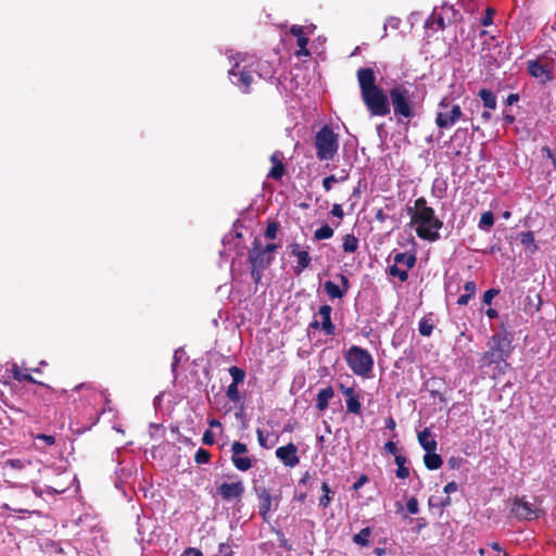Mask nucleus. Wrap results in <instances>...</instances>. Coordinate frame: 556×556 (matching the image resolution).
Masks as SVG:
<instances>
[{
  "label": "nucleus",
  "mask_w": 556,
  "mask_h": 556,
  "mask_svg": "<svg viewBox=\"0 0 556 556\" xmlns=\"http://www.w3.org/2000/svg\"><path fill=\"white\" fill-rule=\"evenodd\" d=\"M476 282L475 281H467L464 286L465 293L470 294V296H473L476 294Z\"/></svg>",
  "instance_id": "53"
},
{
  "label": "nucleus",
  "mask_w": 556,
  "mask_h": 556,
  "mask_svg": "<svg viewBox=\"0 0 556 556\" xmlns=\"http://www.w3.org/2000/svg\"><path fill=\"white\" fill-rule=\"evenodd\" d=\"M290 248V252L293 256H295V253H301L302 251L300 250V244L296 243V242H293L289 245Z\"/></svg>",
  "instance_id": "62"
},
{
  "label": "nucleus",
  "mask_w": 556,
  "mask_h": 556,
  "mask_svg": "<svg viewBox=\"0 0 556 556\" xmlns=\"http://www.w3.org/2000/svg\"><path fill=\"white\" fill-rule=\"evenodd\" d=\"M314 144L319 161L332 160L339 149L338 135L330 126L325 125L315 135Z\"/></svg>",
  "instance_id": "4"
},
{
  "label": "nucleus",
  "mask_w": 556,
  "mask_h": 556,
  "mask_svg": "<svg viewBox=\"0 0 556 556\" xmlns=\"http://www.w3.org/2000/svg\"><path fill=\"white\" fill-rule=\"evenodd\" d=\"M232 84L241 89L242 92L249 93L250 86L253 81L252 72L245 66L241 67L238 63L228 72Z\"/></svg>",
  "instance_id": "13"
},
{
  "label": "nucleus",
  "mask_w": 556,
  "mask_h": 556,
  "mask_svg": "<svg viewBox=\"0 0 556 556\" xmlns=\"http://www.w3.org/2000/svg\"><path fill=\"white\" fill-rule=\"evenodd\" d=\"M330 214L334 217H338L340 219L343 218L344 216V212H343V208H342V205L341 204H338V203H334L332 205V208L330 211Z\"/></svg>",
  "instance_id": "49"
},
{
  "label": "nucleus",
  "mask_w": 556,
  "mask_h": 556,
  "mask_svg": "<svg viewBox=\"0 0 556 556\" xmlns=\"http://www.w3.org/2000/svg\"><path fill=\"white\" fill-rule=\"evenodd\" d=\"M494 225V215L491 211L484 212L479 220V228L489 230Z\"/></svg>",
  "instance_id": "38"
},
{
  "label": "nucleus",
  "mask_w": 556,
  "mask_h": 556,
  "mask_svg": "<svg viewBox=\"0 0 556 556\" xmlns=\"http://www.w3.org/2000/svg\"><path fill=\"white\" fill-rule=\"evenodd\" d=\"M460 462H462L460 458L451 457L448 459V465L451 466V468H455V467H457L460 464Z\"/></svg>",
  "instance_id": "64"
},
{
  "label": "nucleus",
  "mask_w": 556,
  "mask_h": 556,
  "mask_svg": "<svg viewBox=\"0 0 556 556\" xmlns=\"http://www.w3.org/2000/svg\"><path fill=\"white\" fill-rule=\"evenodd\" d=\"M332 307L328 304H324L319 307L318 314L321 316V321L314 319L309 324V328L321 329L327 336L336 334V326L331 320Z\"/></svg>",
  "instance_id": "15"
},
{
  "label": "nucleus",
  "mask_w": 556,
  "mask_h": 556,
  "mask_svg": "<svg viewBox=\"0 0 556 556\" xmlns=\"http://www.w3.org/2000/svg\"><path fill=\"white\" fill-rule=\"evenodd\" d=\"M394 462L396 464V466L399 467L400 465L403 466L405 465L406 463V458L405 456L401 455V454H396L394 455Z\"/></svg>",
  "instance_id": "61"
},
{
  "label": "nucleus",
  "mask_w": 556,
  "mask_h": 556,
  "mask_svg": "<svg viewBox=\"0 0 556 556\" xmlns=\"http://www.w3.org/2000/svg\"><path fill=\"white\" fill-rule=\"evenodd\" d=\"M274 260V255L264 251L261 240L254 238L248 253V261L251 266V277L256 285L261 281L264 270L270 266Z\"/></svg>",
  "instance_id": "5"
},
{
  "label": "nucleus",
  "mask_w": 556,
  "mask_h": 556,
  "mask_svg": "<svg viewBox=\"0 0 556 556\" xmlns=\"http://www.w3.org/2000/svg\"><path fill=\"white\" fill-rule=\"evenodd\" d=\"M457 483L455 481H452V482H448L445 486H444V492L450 494L452 492H455L457 491Z\"/></svg>",
  "instance_id": "58"
},
{
  "label": "nucleus",
  "mask_w": 556,
  "mask_h": 556,
  "mask_svg": "<svg viewBox=\"0 0 556 556\" xmlns=\"http://www.w3.org/2000/svg\"><path fill=\"white\" fill-rule=\"evenodd\" d=\"M231 378H232V382L231 383H235V384H240L244 381L245 379V371L242 369V368H239L237 366H231L229 369H228Z\"/></svg>",
  "instance_id": "41"
},
{
  "label": "nucleus",
  "mask_w": 556,
  "mask_h": 556,
  "mask_svg": "<svg viewBox=\"0 0 556 556\" xmlns=\"http://www.w3.org/2000/svg\"><path fill=\"white\" fill-rule=\"evenodd\" d=\"M350 369L357 376L368 377L374 367L371 354L357 345H352L344 354Z\"/></svg>",
  "instance_id": "6"
},
{
  "label": "nucleus",
  "mask_w": 556,
  "mask_h": 556,
  "mask_svg": "<svg viewBox=\"0 0 556 556\" xmlns=\"http://www.w3.org/2000/svg\"><path fill=\"white\" fill-rule=\"evenodd\" d=\"M257 497L260 501L258 514L262 517L263 521L269 522V519H270L269 513H270V510L278 509L280 497L279 496L273 497L270 495L269 491L266 489L260 490L257 493Z\"/></svg>",
  "instance_id": "11"
},
{
  "label": "nucleus",
  "mask_w": 556,
  "mask_h": 556,
  "mask_svg": "<svg viewBox=\"0 0 556 556\" xmlns=\"http://www.w3.org/2000/svg\"><path fill=\"white\" fill-rule=\"evenodd\" d=\"M202 442H203L205 445H213V444H214V442H215L214 433H213L211 430H206V431L203 433Z\"/></svg>",
  "instance_id": "50"
},
{
  "label": "nucleus",
  "mask_w": 556,
  "mask_h": 556,
  "mask_svg": "<svg viewBox=\"0 0 556 556\" xmlns=\"http://www.w3.org/2000/svg\"><path fill=\"white\" fill-rule=\"evenodd\" d=\"M361 97L372 116H387L390 113L389 97L376 84L375 71L371 67H361L356 73Z\"/></svg>",
  "instance_id": "1"
},
{
  "label": "nucleus",
  "mask_w": 556,
  "mask_h": 556,
  "mask_svg": "<svg viewBox=\"0 0 556 556\" xmlns=\"http://www.w3.org/2000/svg\"><path fill=\"white\" fill-rule=\"evenodd\" d=\"M408 269L409 268H401L397 264H393L389 267V275L392 277H397L402 282L408 279Z\"/></svg>",
  "instance_id": "37"
},
{
  "label": "nucleus",
  "mask_w": 556,
  "mask_h": 556,
  "mask_svg": "<svg viewBox=\"0 0 556 556\" xmlns=\"http://www.w3.org/2000/svg\"><path fill=\"white\" fill-rule=\"evenodd\" d=\"M276 456L285 466L291 468L295 467L300 462L298 446L292 442L278 447L276 450Z\"/></svg>",
  "instance_id": "17"
},
{
  "label": "nucleus",
  "mask_w": 556,
  "mask_h": 556,
  "mask_svg": "<svg viewBox=\"0 0 556 556\" xmlns=\"http://www.w3.org/2000/svg\"><path fill=\"white\" fill-rule=\"evenodd\" d=\"M247 452H248L247 444L239 442V441H235L231 444V453H232L231 462H232L233 466L236 467V469H238L240 471H247L253 466L252 458H250L248 456H243V454H245Z\"/></svg>",
  "instance_id": "14"
},
{
  "label": "nucleus",
  "mask_w": 556,
  "mask_h": 556,
  "mask_svg": "<svg viewBox=\"0 0 556 556\" xmlns=\"http://www.w3.org/2000/svg\"><path fill=\"white\" fill-rule=\"evenodd\" d=\"M481 362L483 366H490L492 364L501 365L502 369L508 368L509 364L507 363V357L495 351L490 346V349L484 352V354L481 357Z\"/></svg>",
  "instance_id": "21"
},
{
  "label": "nucleus",
  "mask_w": 556,
  "mask_h": 556,
  "mask_svg": "<svg viewBox=\"0 0 556 556\" xmlns=\"http://www.w3.org/2000/svg\"><path fill=\"white\" fill-rule=\"evenodd\" d=\"M389 97L397 122L406 121L408 123L416 115L414 92L405 84H395L389 90Z\"/></svg>",
  "instance_id": "3"
},
{
  "label": "nucleus",
  "mask_w": 556,
  "mask_h": 556,
  "mask_svg": "<svg viewBox=\"0 0 556 556\" xmlns=\"http://www.w3.org/2000/svg\"><path fill=\"white\" fill-rule=\"evenodd\" d=\"M341 173H342V177H337L336 175H330L323 179V187L326 191H330L333 184L343 182L349 178V172L346 169H341Z\"/></svg>",
  "instance_id": "31"
},
{
  "label": "nucleus",
  "mask_w": 556,
  "mask_h": 556,
  "mask_svg": "<svg viewBox=\"0 0 556 556\" xmlns=\"http://www.w3.org/2000/svg\"><path fill=\"white\" fill-rule=\"evenodd\" d=\"M434 325L430 316H424L419 320L418 331L422 337H429L433 331Z\"/></svg>",
  "instance_id": "35"
},
{
  "label": "nucleus",
  "mask_w": 556,
  "mask_h": 556,
  "mask_svg": "<svg viewBox=\"0 0 556 556\" xmlns=\"http://www.w3.org/2000/svg\"><path fill=\"white\" fill-rule=\"evenodd\" d=\"M290 34L296 37L299 50L295 52L296 56H308L311 53L307 49L308 37L305 35L304 29L300 25H292L290 28Z\"/></svg>",
  "instance_id": "19"
},
{
  "label": "nucleus",
  "mask_w": 556,
  "mask_h": 556,
  "mask_svg": "<svg viewBox=\"0 0 556 556\" xmlns=\"http://www.w3.org/2000/svg\"><path fill=\"white\" fill-rule=\"evenodd\" d=\"M396 477L400 478V479H406L408 476H409V469L407 467H405V465L403 466H399L396 471Z\"/></svg>",
  "instance_id": "52"
},
{
  "label": "nucleus",
  "mask_w": 556,
  "mask_h": 556,
  "mask_svg": "<svg viewBox=\"0 0 556 556\" xmlns=\"http://www.w3.org/2000/svg\"><path fill=\"white\" fill-rule=\"evenodd\" d=\"M424 464L427 469L437 470L442 466L443 460H442V457L435 453V451L434 452H426V454L424 456Z\"/></svg>",
  "instance_id": "26"
},
{
  "label": "nucleus",
  "mask_w": 556,
  "mask_h": 556,
  "mask_svg": "<svg viewBox=\"0 0 556 556\" xmlns=\"http://www.w3.org/2000/svg\"><path fill=\"white\" fill-rule=\"evenodd\" d=\"M485 315L490 318V319H493V318H496L498 316V313L496 309L494 308H488L486 312H485Z\"/></svg>",
  "instance_id": "63"
},
{
  "label": "nucleus",
  "mask_w": 556,
  "mask_h": 556,
  "mask_svg": "<svg viewBox=\"0 0 556 556\" xmlns=\"http://www.w3.org/2000/svg\"><path fill=\"white\" fill-rule=\"evenodd\" d=\"M333 229L328 224H325L315 230L314 239L318 241L330 239L333 236Z\"/></svg>",
  "instance_id": "36"
},
{
  "label": "nucleus",
  "mask_w": 556,
  "mask_h": 556,
  "mask_svg": "<svg viewBox=\"0 0 556 556\" xmlns=\"http://www.w3.org/2000/svg\"><path fill=\"white\" fill-rule=\"evenodd\" d=\"M35 440L42 441L46 445H53L55 443V435L38 433L34 435Z\"/></svg>",
  "instance_id": "46"
},
{
  "label": "nucleus",
  "mask_w": 556,
  "mask_h": 556,
  "mask_svg": "<svg viewBox=\"0 0 556 556\" xmlns=\"http://www.w3.org/2000/svg\"><path fill=\"white\" fill-rule=\"evenodd\" d=\"M500 293V290L498 289H489L486 290L484 293H483V303L486 304V305H490L494 299V296H496L497 294Z\"/></svg>",
  "instance_id": "48"
},
{
  "label": "nucleus",
  "mask_w": 556,
  "mask_h": 556,
  "mask_svg": "<svg viewBox=\"0 0 556 556\" xmlns=\"http://www.w3.org/2000/svg\"><path fill=\"white\" fill-rule=\"evenodd\" d=\"M478 96L486 109L494 110L496 108V97L491 90L483 88L479 91Z\"/></svg>",
  "instance_id": "30"
},
{
  "label": "nucleus",
  "mask_w": 556,
  "mask_h": 556,
  "mask_svg": "<svg viewBox=\"0 0 556 556\" xmlns=\"http://www.w3.org/2000/svg\"><path fill=\"white\" fill-rule=\"evenodd\" d=\"M324 289L331 299H342L344 296V290H341V288L331 280L325 282Z\"/></svg>",
  "instance_id": "34"
},
{
  "label": "nucleus",
  "mask_w": 556,
  "mask_h": 556,
  "mask_svg": "<svg viewBox=\"0 0 556 556\" xmlns=\"http://www.w3.org/2000/svg\"><path fill=\"white\" fill-rule=\"evenodd\" d=\"M448 13L452 14L453 21H455L458 13L452 5H443L441 8V12H432V14L427 18L425 27L434 29L435 31L443 30L446 27L444 15H447Z\"/></svg>",
  "instance_id": "16"
},
{
  "label": "nucleus",
  "mask_w": 556,
  "mask_h": 556,
  "mask_svg": "<svg viewBox=\"0 0 556 556\" xmlns=\"http://www.w3.org/2000/svg\"><path fill=\"white\" fill-rule=\"evenodd\" d=\"M256 435L258 444L264 448H270L274 446L275 442H271L270 444L267 443V435L264 434V432L257 428L256 429Z\"/></svg>",
  "instance_id": "45"
},
{
  "label": "nucleus",
  "mask_w": 556,
  "mask_h": 556,
  "mask_svg": "<svg viewBox=\"0 0 556 556\" xmlns=\"http://www.w3.org/2000/svg\"><path fill=\"white\" fill-rule=\"evenodd\" d=\"M180 556H203V554L198 548L188 547Z\"/></svg>",
  "instance_id": "54"
},
{
  "label": "nucleus",
  "mask_w": 556,
  "mask_h": 556,
  "mask_svg": "<svg viewBox=\"0 0 556 556\" xmlns=\"http://www.w3.org/2000/svg\"><path fill=\"white\" fill-rule=\"evenodd\" d=\"M75 392H83V396L87 399H93L97 395L105 396L104 392H98L97 389L88 382H83L73 388Z\"/></svg>",
  "instance_id": "25"
},
{
  "label": "nucleus",
  "mask_w": 556,
  "mask_h": 556,
  "mask_svg": "<svg viewBox=\"0 0 556 556\" xmlns=\"http://www.w3.org/2000/svg\"><path fill=\"white\" fill-rule=\"evenodd\" d=\"M406 509L408 510L409 514L412 515H416L418 514L419 511V504H418V501L416 497H410L407 502H406Z\"/></svg>",
  "instance_id": "47"
},
{
  "label": "nucleus",
  "mask_w": 556,
  "mask_h": 556,
  "mask_svg": "<svg viewBox=\"0 0 556 556\" xmlns=\"http://www.w3.org/2000/svg\"><path fill=\"white\" fill-rule=\"evenodd\" d=\"M334 395L332 387L323 388L317 393L316 408L320 412L325 410L329 405V400Z\"/></svg>",
  "instance_id": "23"
},
{
  "label": "nucleus",
  "mask_w": 556,
  "mask_h": 556,
  "mask_svg": "<svg viewBox=\"0 0 556 556\" xmlns=\"http://www.w3.org/2000/svg\"><path fill=\"white\" fill-rule=\"evenodd\" d=\"M472 296H470V294H467V293H464L462 294L458 300H457V304L458 305H467L469 300L471 299Z\"/></svg>",
  "instance_id": "60"
},
{
  "label": "nucleus",
  "mask_w": 556,
  "mask_h": 556,
  "mask_svg": "<svg viewBox=\"0 0 556 556\" xmlns=\"http://www.w3.org/2000/svg\"><path fill=\"white\" fill-rule=\"evenodd\" d=\"M358 238H356L353 233H348L343 237L342 249L344 253H354L358 249Z\"/></svg>",
  "instance_id": "29"
},
{
  "label": "nucleus",
  "mask_w": 556,
  "mask_h": 556,
  "mask_svg": "<svg viewBox=\"0 0 556 556\" xmlns=\"http://www.w3.org/2000/svg\"><path fill=\"white\" fill-rule=\"evenodd\" d=\"M513 333L502 328L491 337V348L508 358L513 352Z\"/></svg>",
  "instance_id": "12"
},
{
  "label": "nucleus",
  "mask_w": 556,
  "mask_h": 556,
  "mask_svg": "<svg viewBox=\"0 0 556 556\" xmlns=\"http://www.w3.org/2000/svg\"><path fill=\"white\" fill-rule=\"evenodd\" d=\"M554 66L548 61L530 60L528 62V73L540 80L541 84H546L553 79Z\"/></svg>",
  "instance_id": "10"
},
{
  "label": "nucleus",
  "mask_w": 556,
  "mask_h": 556,
  "mask_svg": "<svg viewBox=\"0 0 556 556\" xmlns=\"http://www.w3.org/2000/svg\"><path fill=\"white\" fill-rule=\"evenodd\" d=\"M418 442L426 452H434L438 446L429 428H425L418 432Z\"/></svg>",
  "instance_id": "22"
},
{
  "label": "nucleus",
  "mask_w": 556,
  "mask_h": 556,
  "mask_svg": "<svg viewBox=\"0 0 556 556\" xmlns=\"http://www.w3.org/2000/svg\"><path fill=\"white\" fill-rule=\"evenodd\" d=\"M439 106L441 111L437 113L435 124L441 129L452 127L464 117L460 106L451 103L446 98L440 101Z\"/></svg>",
  "instance_id": "7"
},
{
  "label": "nucleus",
  "mask_w": 556,
  "mask_h": 556,
  "mask_svg": "<svg viewBox=\"0 0 556 556\" xmlns=\"http://www.w3.org/2000/svg\"><path fill=\"white\" fill-rule=\"evenodd\" d=\"M371 532L370 527L363 528L358 533L354 534L353 542L359 546H368Z\"/></svg>",
  "instance_id": "33"
},
{
  "label": "nucleus",
  "mask_w": 556,
  "mask_h": 556,
  "mask_svg": "<svg viewBox=\"0 0 556 556\" xmlns=\"http://www.w3.org/2000/svg\"><path fill=\"white\" fill-rule=\"evenodd\" d=\"M519 101V94L518 93H510L507 98H506V104L507 105H513L514 103L518 102Z\"/></svg>",
  "instance_id": "59"
},
{
  "label": "nucleus",
  "mask_w": 556,
  "mask_h": 556,
  "mask_svg": "<svg viewBox=\"0 0 556 556\" xmlns=\"http://www.w3.org/2000/svg\"><path fill=\"white\" fill-rule=\"evenodd\" d=\"M496 11L494 8H488L485 10V14L484 16L481 18V24L483 26H490L493 24V18H494V15H495Z\"/></svg>",
  "instance_id": "44"
},
{
  "label": "nucleus",
  "mask_w": 556,
  "mask_h": 556,
  "mask_svg": "<svg viewBox=\"0 0 556 556\" xmlns=\"http://www.w3.org/2000/svg\"><path fill=\"white\" fill-rule=\"evenodd\" d=\"M510 514L518 520H533L540 515L538 509L532 503L525 500V497L516 496L513 500Z\"/></svg>",
  "instance_id": "8"
},
{
  "label": "nucleus",
  "mask_w": 556,
  "mask_h": 556,
  "mask_svg": "<svg viewBox=\"0 0 556 556\" xmlns=\"http://www.w3.org/2000/svg\"><path fill=\"white\" fill-rule=\"evenodd\" d=\"M244 491V484L240 479L223 482L216 488V494L225 502H241Z\"/></svg>",
  "instance_id": "9"
},
{
  "label": "nucleus",
  "mask_w": 556,
  "mask_h": 556,
  "mask_svg": "<svg viewBox=\"0 0 556 556\" xmlns=\"http://www.w3.org/2000/svg\"><path fill=\"white\" fill-rule=\"evenodd\" d=\"M368 481V477L366 475H362L357 481L353 484V490L357 491Z\"/></svg>",
  "instance_id": "55"
},
{
  "label": "nucleus",
  "mask_w": 556,
  "mask_h": 556,
  "mask_svg": "<svg viewBox=\"0 0 556 556\" xmlns=\"http://www.w3.org/2000/svg\"><path fill=\"white\" fill-rule=\"evenodd\" d=\"M321 491L324 494L319 498V506L323 508H327L330 505L331 500H332L330 496V493H332V491L327 482H323Z\"/></svg>",
  "instance_id": "40"
},
{
  "label": "nucleus",
  "mask_w": 556,
  "mask_h": 556,
  "mask_svg": "<svg viewBox=\"0 0 556 556\" xmlns=\"http://www.w3.org/2000/svg\"><path fill=\"white\" fill-rule=\"evenodd\" d=\"M406 212L420 239L430 242L439 240V230L443 227V222L435 216L434 210L428 206L424 197L416 199L414 206H407Z\"/></svg>",
  "instance_id": "2"
},
{
  "label": "nucleus",
  "mask_w": 556,
  "mask_h": 556,
  "mask_svg": "<svg viewBox=\"0 0 556 556\" xmlns=\"http://www.w3.org/2000/svg\"><path fill=\"white\" fill-rule=\"evenodd\" d=\"M211 460V453L202 447H200L194 455V462L198 465L207 464Z\"/></svg>",
  "instance_id": "43"
},
{
  "label": "nucleus",
  "mask_w": 556,
  "mask_h": 556,
  "mask_svg": "<svg viewBox=\"0 0 556 556\" xmlns=\"http://www.w3.org/2000/svg\"><path fill=\"white\" fill-rule=\"evenodd\" d=\"M339 278H340V281L342 285V287H340V288H341V290H344V294H345L350 289V280L345 275H342V274L339 275Z\"/></svg>",
  "instance_id": "56"
},
{
  "label": "nucleus",
  "mask_w": 556,
  "mask_h": 556,
  "mask_svg": "<svg viewBox=\"0 0 556 556\" xmlns=\"http://www.w3.org/2000/svg\"><path fill=\"white\" fill-rule=\"evenodd\" d=\"M518 239L520 243L529 251L531 254L538 251V245L534 240V233L532 231H522L518 235Z\"/></svg>",
  "instance_id": "24"
},
{
  "label": "nucleus",
  "mask_w": 556,
  "mask_h": 556,
  "mask_svg": "<svg viewBox=\"0 0 556 556\" xmlns=\"http://www.w3.org/2000/svg\"><path fill=\"white\" fill-rule=\"evenodd\" d=\"M295 257L298 261L296 266L293 268L295 275H300L304 269H306L311 264V256L307 251H302L301 253H295Z\"/></svg>",
  "instance_id": "28"
},
{
  "label": "nucleus",
  "mask_w": 556,
  "mask_h": 556,
  "mask_svg": "<svg viewBox=\"0 0 556 556\" xmlns=\"http://www.w3.org/2000/svg\"><path fill=\"white\" fill-rule=\"evenodd\" d=\"M12 378L18 382H22V381H27V382H30V383H38V381L29 374H24L21 368L18 367L17 364H12L11 365V368L9 369ZM39 384H41L39 382Z\"/></svg>",
  "instance_id": "27"
},
{
  "label": "nucleus",
  "mask_w": 556,
  "mask_h": 556,
  "mask_svg": "<svg viewBox=\"0 0 556 556\" xmlns=\"http://www.w3.org/2000/svg\"><path fill=\"white\" fill-rule=\"evenodd\" d=\"M394 263L397 265H403L406 268H413L416 263V256L414 254L401 252L394 256Z\"/></svg>",
  "instance_id": "32"
},
{
  "label": "nucleus",
  "mask_w": 556,
  "mask_h": 556,
  "mask_svg": "<svg viewBox=\"0 0 556 556\" xmlns=\"http://www.w3.org/2000/svg\"><path fill=\"white\" fill-rule=\"evenodd\" d=\"M340 391L346 396V412L354 415H361L362 404L359 394H357L352 387H346L343 383L339 384Z\"/></svg>",
  "instance_id": "18"
},
{
  "label": "nucleus",
  "mask_w": 556,
  "mask_h": 556,
  "mask_svg": "<svg viewBox=\"0 0 556 556\" xmlns=\"http://www.w3.org/2000/svg\"><path fill=\"white\" fill-rule=\"evenodd\" d=\"M279 245L276 243H268L265 247L263 245V249L266 253H269V255H274V253L278 250Z\"/></svg>",
  "instance_id": "57"
},
{
  "label": "nucleus",
  "mask_w": 556,
  "mask_h": 556,
  "mask_svg": "<svg viewBox=\"0 0 556 556\" xmlns=\"http://www.w3.org/2000/svg\"><path fill=\"white\" fill-rule=\"evenodd\" d=\"M269 160L273 163V166L269 169L267 177L274 180H280L286 174V166L282 162V153L276 151L270 155Z\"/></svg>",
  "instance_id": "20"
},
{
  "label": "nucleus",
  "mask_w": 556,
  "mask_h": 556,
  "mask_svg": "<svg viewBox=\"0 0 556 556\" xmlns=\"http://www.w3.org/2000/svg\"><path fill=\"white\" fill-rule=\"evenodd\" d=\"M279 229V223L274 219H267V226L264 231V237L268 240H273L277 237Z\"/></svg>",
  "instance_id": "39"
},
{
  "label": "nucleus",
  "mask_w": 556,
  "mask_h": 556,
  "mask_svg": "<svg viewBox=\"0 0 556 556\" xmlns=\"http://www.w3.org/2000/svg\"><path fill=\"white\" fill-rule=\"evenodd\" d=\"M226 396L229 401H231L233 403H239L241 401V395H240V392L238 389V384L230 383L227 387Z\"/></svg>",
  "instance_id": "42"
},
{
  "label": "nucleus",
  "mask_w": 556,
  "mask_h": 556,
  "mask_svg": "<svg viewBox=\"0 0 556 556\" xmlns=\"http://www.w3.org/2000/svg\"><path fill=\"white\" fill-rule=\"evenodd\" d=\"M384 451L392 454V455H396L399 454V448L396 446V443H394L393 441H388L386 444H384Z\"/></svg>",
  "instance_id": "51"
}]
</instances>
